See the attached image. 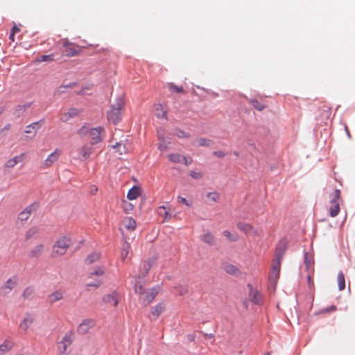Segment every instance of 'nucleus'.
<instances>
[{
	"label": "nucleus",
	"mask_w": 355,
	"mask_h": 355,
	"mask_svg": "<svg viewBox=\"0 0 355 355\" xmlns=\"http://www.w3.org/2000/svg\"><path fill=\"white\" fill-rule=\"evenodd\" d=\"M124 105L125 103L123 99L122 98H119L116 103L110 106V109L107 114V118L110 122L113 124H116L121 121Z\"/></svg>",
	"instance_id": "nucleus-1"
},
{
	"label": "nucleus",
	"mask_w": 355,
	"mask_h": 355,
	"mask_svg": "<svg viewBox=\"0 0 355 355\" xmlns=\"http://www.w3.org/2000/svg\"><path fill=\"white\" fill-rule=\"evenodd\" d=\"M71 245V239L69 236H63L58 239L53 246L52 256L58 257L64 255Z\"/></svg>",
	"instance_id": "nucleus-2"
},
{
	"label": "nucleus",
	"mask_w": 355,
	"mask_h": 355,
	"mask_svg": "<svg viewBox=\"0 0 355 355\" xmlns=\"http://www.w3.org/2000/svg\"><path fill=\"white\" fill-rule=\"evenodd\" d=\"M331 200L329 205V212L331 217L337 216L340 212V205L342 202L341 192L339 189H335L330 196Z\"/></svg>",
	"instance_id": "nucleus-3"
},
{
	"label": "nucleus",
	"mask_w": 355,
	"mask_h": 355,
	"mask_svg": "<svg viewBox=\"0 0 355 355\" xmlns=\"http://www.w3.org/2000/svg\"><path fill=\"white\" fill-rule=\"evenodd\" d=\"M135 291L136 293L141 295L143 303L146 306L149 304L159 293L160 291V287L156 286L150 288L148 291H144V288L141 285H136L135 286Z\"/></svg>",
	"instance_id": "nucleus-4"
},
{
	"label": "nucleus",
	"mask_w": 355,
	"mask_h": 355,
	"mask_svg": "<svg viewBox=\"0 0 355 355\" xmlns=\"http://www.w3.org/2000/svg\"><path fill=\"white\" fill-rule=\"evenodd\" d=\"M74 338L73 332H67L58 343V355H69L70 349H69L72 344Z\"/></svg>",
	"instance_id": "nucleus-5"
},
{
	"label": "nucleus",
	"mask_w": 355,
	"mask_h": 355,
	"mask_svg": "<svg viewBox=\"0 0 355 355\" xmlns=\"http://www.w3.org/2000/svg\"><path fill=\"white\" fill-rule=\"evenodd\" d=\"M286 250V245L284 242H280L276 249L275 259L272 265V270L280 272L281 262Z\"/></svg>",
	"instance_id": "nucleus-6"
},
{
	"label": "nucleus",
	"mask_w": 355,
	"mask_h": 355,
	"mask_svg": "<svg viewBox=\"0 0 355 355\" xmlns=\"http://www.w3.org/2000/svg\"><path fill=\"white\" fill-rule=\"evenodd\" d=\"M104 274V270L102 268H96L93 272L89 275V279H94V281H88L86 283L88 287L98 288L101 284V281L96 277H99Z\"/></svg>",
	"instance_id": "nucleus-7"
},
{
	"label": "nucleus",
	"mask_w": 355,
	"mask_h": 355,
	"mask_svg": "<svg viewBox=\"0 0 355 355\" xmlns=\"http://www.w3.org/2000/svg\"><path fill=\"white\" fill-rule=\"evenodd\" d=\"M96 322L93 319L87 318L84 319L78 325L77 331L78 334L85 335L88 333L89 329L95 326Z\"/></svg>",
	"instance_id": "nucleus-8"
},
{
	"label": "nucleus",
	"mask_w": 355,
	"mask_h": 355,
	"mask_svg": "<svg viewBox=\"0 0 355 355\" xmlns=\"http://www.w3.org/2000/svg\"><path fill=\"white\" fill-rule=\"evenodd\" d=\"M78 153L80 159L84 160L89 159L94 153L93 144H87L80 146L78 149Z\"/></svg>",
	"instance_id": "nucleus-9"
},
{
	"label": "nucleus",
	"mask_w": 355,
	"mask_h": 355,
	"mask_svg": "<svg viewBox=\"0 0 355 355\" xmlns=\"http://www.w3.org/2000/svg\"><path fill=\"white\" fill-rule=\"evenodd\" d=\"M248 287L250 288L248 295L250 300L255 304L261 305L263 303L261 294L250 284H248Z\"/></svg>",
	"instance_id": "nucleus-10"
},
{
	"label": "nucleus",
	"mask_w": 355,
	"mask_h": 355,
	"mask_svg": "<svg viewBox=\"0 0 355 355\" xmlns=\"http://www.w3.org/2000/svg\"><path fill=\"white\" fill-rule=\"evenodd\" d=\"M103 301L110 306L116 307L119 304V295L116 291H113L110 294L104 295L103 297Z\"/></svg>",
	"instance_id": "nucleus-11"
},
{
	"label": "nucleus",
	"mask_w": 355,
	"mask_h": 355,
	"mask_svg": "<svg viewBox=\"0 0 355 355\" xmlns=\"http://www.w3.org/2000/svg\"><path fill=\"white\" fill-rule=\"evenodd\" d=\"M40 128L41 124L40 122H35L31 125H27L24 130V132L28 135L26 137L29 139H33Z\"/></svg>",
	"instance_id": "nucleus-12"
},
{
	"label": "nucleus",
	"mask_w": 355,
	"mask_h": 355,
	"mask_svg": "<svg viewBox=\"0 0 355 355\" xmlns=\"http://www.w3.org/2000/svg\"><path fill=\"white\" fill-rule=\"evenodd\" d=\"M103 131V128L98 127L95 128H91L89 130V137L91 138L92 144H98V142L102 141V138L101 137V133Z\"/></svg>",
	"instance_id": "nucleus-13"
},
{
	"label": "nucleus",
	"mask_w": 355,
	"mask_h": 355,
	"mask_svg": "<svg viewBox=\"0 0 355 355\" xmlns=\"http://www.w3.org/2000/svg\"><path fill=\"white\" fill-rule=\"evenodd\" d=\"M61 155V151L58 149H55L52 153H51L48 157L44 160V165L48 168L52 166V164L56 162Z\"/></svg>",
	"instance_id": "nucleus-14"
},
{
	"label": "nucleus",
	"mask_w": 355,
	"mask_h": 355,
	"mask_svg": "<svg viewBox=\"0 0 355 355\" xmlns=\"http://www.w3.org/2000/svg\"><path fill=\"white\" fill-rule=\"evenodd\" d=\"M64 292L61 290H56L49 294L47 297V300L49 304H53L56 302L62 300L64 298Z\"/></svg>",
	"instance_id": "nucleus-15"
},
{
	"label": "nucleus",
	"mask_w": 355,
	"mask_h": 355,
	"mask_svg": "<svg viewBox=\"0 0 355 355\" xmlns=\"http://www.w3.org/2000/svg\"><path fill=\"white\" fill-rule=\"evenodd\" d=\"M78 114V110L76 108H71L68 111L62 113L60 116V119L62 122H67L70 119L77 116Z\"/></svg>",
	"instance_id": "nucleus-16"
},
{
	"label": "nucleus",
	"mask_w": 355,
	"mask_h": 355,
	"mask_svg": "<svg viewBox=\"0 0 355 355\" xmlns=\"http://www.w3.org/2000/svg\"><path fill=\"white\" fill-rule=\"evenodd\" d=\"M237 227L241 231L245 234H248L252 236L258 235L257 230L248 223H239L237 224Z\"/></svg>",
	"instance_id": "nucleus-17"
},
{
	"label": "nucleus",
	"mask_w": 355,
	"mask_h": 355,
	"mask_svg": "<svg viewBox=\"0 0 355 355\" xmlns=\"http://www.w3.org/2000/svg\"><path fill=\"white\" fill-rule=\"evenodd\" d=\"M40 204L37 202H34L29 206L26 207L24 210V220H27L32 214H34L38 209Z\"/></svg>",
	"instance_id": "nucleus-18"
},
{
	"label": "nucleus",
	"mask_w": 355,
	"mask_h": 355,
	"mask_svg": "<svg viewBox=\"0 0 355 355\" xmlns=\"http://www.w3.org/2000/svg\"><path fill=\"white\" fill-rule=\"evenodd\" d=\"M16 282L12 279H9L0 288V295H5L8 293L15 286Z\"/></svg>",
	"instance_id": "nucleus-19"
},
{
	"label": "nucleus",
	"mask_w": 355,
	"mask_h": 355,
	"mask_svg": "<svg viewBox=\"0 0 355 355\" xmlns=\"http://www.w3.org/2000/svg\"><path fill=\"white\" fill-rule=\"evenodd\" d=\"M123 226L128 231H134L137 227V223L135 220L131 217H125L122 220Z\"/></svg>",
	"instance_id": "nucleus-20"
},
{
	"label": "nucleus",
	"mask_w": 355,
	"mask_h": 355,
	"mask_svg": "<svg viewBox=\"0 0 355 355\" xmlns=\"http://www.w3.org/2000/svg\"><path fill=\"white\" fill-rule=\"evenodd\" d=\"M165 306L163 303H159L153 306L151 309L150 314L154 320L157 319L160 315L164 311Z\"/></svg>",
	"instance_id": "nucleus-21"
},
{
	"label": "nucleus",
	"mask_w": 355,
	"mask_h": 355,
	"mask_svg": "<svg viewBox=\"0 0 355 355\" xmlns=\"http://www.w3.org/2000/svg\"><path fill=\"white\" fill-rule=\"evenodd\" d=\"M44 249L43 244L37 245L33 249H32L28 254V256L31 258H36L40 257Z\"/></svg>",
	"instance_id": "nucleus-22"
},
{
	"label": "nucleus",
	"mask_w": 355,
	"mask_h": 355,
	"mask_svg": "<svg viewBox=\"0 0 355 355\" xmlns=\"http://www.w3.org/2000/svg\"><path fill=\"white\" fill-rule=\"evenodd\" d=\"M63 46L66 48L65 53L68 57H73L80 53V50L75 47L69 46L68 42H65Z\"/></svg>",
	"instance_id": "nucleus-23"
},
{
	"label": "nucleus",
	"mask_w": 355,
	"mask_h": 355,
	"mask_svg": "<svg viewBox=\"0 0 355 355\" xmlns=\"http://www.w3.org/2000/svg\"><path fill=\"white\" fill-rule=\"evenodd\" d=\"M155 114L157 116V117L158 118H162V119H166L167 117V112L166 110L164 109V107H163L162 105L161 104H158L155 106Z\"/></svg>",
	"instance_id": "nucleus-24"
},
{
	"label": "nucleus",
	"mask_w": 355,
	"mask_h": 355,
	"mask_svg": "<svg viewBox=\"0 0 355 355\" xmlns=\"http://www.w3.org/2000/svg\"><path fill=\"white\" fill-rule=\"evenodd\" d=\"M225 271L232 275L238 276L240 275L239 269L234 265L232 264H226L224 266Z\"/></svg>",
	"instance_id": "nucleus-25"
},
{
	"label": "nucleus",
	"mask_w": 355,
	"mask_h": 355,
	"mask_svg": "<svg viewBox=\"0 0 355 355\" xmlns=\"http://www.w3.org/2000/svg\"><path fill=\"white\" fill-rule=\"evenodd\" d=\"M140 194V189L137 187H133L131 188L127 194L128 199L132 200L138 198Z\"/></svg>",
	"instance_id": "nucleus-26"
},
{
	"label": "nucleus",
	"mask_w": 355,
	"mask_h": 355,
	"mask_svg": "<svg viewBox=\"0 0 355 355\" xmlns=\"http://www.w3.org/2000/svg\"><path fill=\"white\" fill-rule=\"evenodd\" d=\"M13 347V343L9 340H6L1 345H0V352L4 354L8 352Z\"/></svg>",
	"instance_id": "nucleus-27"
},
{
	"label": "nucleus",
	"mask_w": 355,
	"mask_h": 355,
	"mask_svg": "<svg viewBox=\"0 0 355 355\" xmlns=\"http://www.w3.org/2000/svg\"><path fill=\"white\" fill-rule=\"evenodd\" d=\"M250 104L257 110L263 111L266 108V105L261 103L258 100L252 98L249 100Z\"/></svg>",
	"instance_id": "nucleus-28"
},
{
	"label": "nucleus",
	"mask_w": 355,
	"mask_h": 355,
	"mask_svg": "<svg viewBox=\"0 0 355 355\" xmlns=\"http://www.w3.org/2000/svg\"><path fill=\"white\" fill-rule=\"evenodd\" d=\"M157 213L159 216L164 217V221L168 220L171 217V214L168 211H166L165 206L159 207L157 209Z\"/></svg>",
	"instance_id": "nucleus-29"
},
{
	"label": "nucleus",
	"mask_w": 355,
	"mask_h": 355,
	"mask_svg": "<svg viewBox=\"0 0 355 355\" xmlns=\"http://www.w3.org/2000/svg\"><path fill=\"white\" fill-rule=\"evenodd\" d=\"M22 160V154L19 156H15L14 158L7 161L6 166L8 168H12L15 166L17 163Z\"/></svg>",
	"instance_id": "nucleus-30"
},
{
	"label": "nucleus",
	"mask_w": 355,
	"mask_h": 355,
	"mask_svg": "<svg viewBox=\"0 0 355 355\" xmlns=\"http://www.w3.org/2000/svg\"><path fill=\"white\" fill-rule=\"evenodd\" d=\"M206 197L209 203H214L219 200L220 194L218 192H209L206 195Z\"/></svg>",
	"instance_id": "nucleus-31"
},
{
	"label": "nucleus",
	"mask_w": 355,
	"mask_h": 355,
	"mask_svg": "<svg viewBox=\"0 0 355 355\" xmlns=\"http://www.w3.org/2000/svg\"><path fill=\"white\" fill-rule=\"evenodd\" d=\"M153 261L151 260L146 261L142 263V277H144L150 270Z\"/></svg>",
	"instance_id": "nucleus-32"
},
{
	"label": "nucleus",
	"mask_w": 355,
	"mask_h": 355,
	"mask_svg": "<svg viewBox=\"0 0 355 355\" xmlns=\"http://www.w3.org/2000/svg\"><path fill=\"white\" fill-rule=\"evenodd\" d=\"M337 280H338L339 290L340 291L344 290L345 288V280L344 274L342 272H340L338 274Z\"/></svg>",
	"instance_id": "nucleus-33"
},
{
	"label": "nucleus",
	"mask_w": 355,
	"mask_h": 355,
	"mask_svg": "<svg viewBox=\"0 0 355 355\" xmlns=\"http://www.w3.org/2000/svg\"><path fill=\"white\" fill-rule=\"evenodd\" d=\"M100 259V254L97 252H93L90 254L85 259V262L87 264H91Z\"/></svg>",
	"instance_id": "nucleus-34"
},
{
	"label": "nucleus",
	"mask_w": 355,
	"mask_h": 355,
	"mask_svg": "<svg viewBox=\"0 0 355 355\" xmlns=\"http://www.w3.org/2000/svg\"><path fill=\"white\" fill-rule=\"evenodd\" d=\"M38 232V227H32L29 228L26 233V239H29L35 236Z\"/></svg>",
	"instance_id": "nucleus-35"
},
{
	"label": "nucleus",
	"mask_w": 355,
	"mask_h": 355,
	"mask_svg": "<svg viewBox=\"0 0 355 355\" xmlns=\"http://www.w3.org/2000/svg\"><path fill=\"white\" fill-rule=\"evenodd\" d=\"M122 207L125 213H129L134 209V205L126 200H122Z\"/></svg>",
	"instance_id": "nucleus-36"
},
{
	"label": "nucleus",
	"mask_w": 355,
	"mask_h": 355,
	"mask_svg": "<svg viewBox=\"0 0 355 355\" xmlns=\"http://www.w3.org/2000/svg\"><path fill=\"white\" fill-rule=\"evenodd\" d=\"M168 158L172 162L181 163L182 159V155L178 153L170 154L168 155Z\"/></svg>",
	"instance_id": "nucleus-37"
},
{
	"label": "nucleus",
	"mask_w": 355,
	"mask_h": 355,
	"mask_svg": "<svg viewBox=\"0 0 355 355\" xmlns=\"http://www.w3.org/2000/svg\"><path fill=\"white\" fill-rule=\"evenodd\" d=\"M168 89L171 92L184 93V90L182 87H178L174 83H168Z\"/></svg>",
	"instance_id": "nucleus-38"
},
{
	"label": "nucleus",
	"mask_w": 355,
	"mask_h": 355,
	"mask_svg": "<svg viewBox=\"0 0 355 355\" xmlns=\"http://www.w3.org/2000/svg\"><path fill=\"white\" fill-rule=\"evenodd\" d=\"M112 147L116 149L120 155H123L127 153L125 146L121 143H116L115 145H113Z\"/></svg>",
	"instance_id": "nucleus-39"
},
{
	"label": "nucleus",
	"mask_w": 355,
	"mask_h": 355,
	"mask_svg": "<svg viewBox=\"0 0 355 355\" xmlns=\"http://www.w3.org/2000/svg\"><path fill=\"white\" fill-rule=\"evenodd\" d=\"M129 249L130 245L128 243H125L123 245V248L121 249V257L122 260H124L128 257L129 253Z\"/></svg>",
	"instance_id": "nucleus-40"
},
{
	"label": "nucleus",
	"mask_w": 355,
	"mask_h": 355,
	"mask_svg": "<svg viewBox=\"0 0 355 355\" xmlns=\"http://www.w3.org/2000/svg\"><path fill=\"white\" fill-rule=\"evenodd\" d=\"M202 240L208 244H213L214 243V237L211 233H207L203 235Z\"/></svg>",
	"instance_id": "nucleus-41"
},
{
	"label": "nucleus",
	"mask_w": 355,
	"mask_h": 355,
	"mask_svg": "<svg viewBox=\"0 0 355 355\" xmlns=\"http://www.w3.org/2000/svg\"><path fill=\"white\" fill-rule=\"evenodd\" d=\"M175 292L180 295H182L187 292V288L183 285H178L174 287Z\"/></svg>",
	"instance_id": "nucleus-42"
},
{
	"label": "nucleus",
	"mask_w": 355,
	"mask_h": 355,
	"mask_svg": "<svg viewBox=\"0 0 355 355\" xmlns=\"http://www.w3.org/2000/svg\"><path fill=\"white\" fill-rule=\"evenodd\" d=\"M223 234L225 237L231 241H236L238 240V236L236 234H233L229 231H224Z\"/></svg>",
	"instance_id": "nucleus-43"
},
{
	"label": "nucleus",
	"mask_w": 355,
	"mask_h": 355,
	"mask_svg": "<svg viewBox=\"0 0 355 355\" xmlns=\"http://www.w3.org/2000/svg\"><path fill=\"white\" fill-rule=\"evenodd\" d=\"M173 135L179 138H188L189 137V134L185 132L183 130H181L180 129H177L175 130Z\"/></svg>",
	"instance_id": "nucleus-44"
},
{
	"label": "nucleus",
	"mask_w": 355,
	"mask_h": 355,
	"mask_svg": "<svg viewBox=\"0 0 355 355\" xmlns=\"http://www.w3.org/2000/svg\"><path fill=\"white\" fill-rule=\"evenodd\" d=\"M54 55H42L38 58V62H51L53 60Z\"/></svg>",
	"instance_id": "nucleus-45"
},
{
	"label": "nucleus",
	"mask_w": 355,
	"mask_h": 355,
	"mask_svg": "<svg viewBox=\"0 0 355 355\" xmlns=\"http://www.w3.org/2000/svg\"><path fill=\"white\" fill-rule=\"evenodd\" d=\"M34 321V316L28 314L26 318L24 319V326L28 327Z\"/></svg>",
	"instance_id": "nucleus-46"
},
{
	"label": "nucleus",
	"mask_w": 355,
	"mask_h": 355,
	"mask_svg": "<svg viewBox=\"0 0 355 355\" xmlns=\"http://www.w3.org/2000/svg\"><path fill=\"white\" fill-rule=\"evenodd\" d=\"M90 129L91 128H89V127L83 126L78 130L77 134L79 135L80 136H85L86 135H89Z\"/></svg>",
	"instance_id": "nucleus-47"
},
{
	"label": "nucleus",
	"mask_w": 355,
	"mask_h": 355,
	"mask_svg": "<svg viewBox=\"0 0 355 355\" xmlns=\"http://www.w3.org/2000/svg\"><path fill=\"white\" fill-rule=\"evenodd\" d=\"M200 146H209L211 144V141L205 138H200L198 140Z\"/></svg>",
	"instance_id": "nucleus-48"
},
{
	"label": "nucleus",
	"mask_w": 355,
	"mask_h": 355,
	"mask_svg": "<svg viewBox=\"0 0 355 355\" xmlns=\"http://www.w3.org/2000/svg\"><path fill=\"white\" fill-rule=\"evenodd\" d=\"M279 277V272L271 270L270 275H269V278L270 280H272L273 282H276L278 279Z\"/></svg>",
	"instance_id": "nucleus-49"
},
{
	"label": "nucleus",
	"mask_w": 355,
	"mask_h": 355,
	"mask_svg": "<svg viewBox=\"0 0 355 355\" xmlns=\"http://www.w3.org/2000/svg\"><path fill=\"white\" fill-rule=\"evenodd\" d=\"M34 293V288L29 286L24 291V297L31 296Z\"/></svg>",
	"instance_id": "nucleus-50"
},
{
	"label": "nucleus",
	"mask_w": 355,
	"mask_h": 355,
	"mask_svg": "<svg viewBox=\"0 0 355 355\" xmlns=\"http://www.w3.org/2000/svg\"><path fill=\"white\" fill-rule=\"evenodd\" d=\"M178 202L182 203V204H184L185 205L188 206V207H191V205H192V202L190 200H187L184 197H181V196H178Z\"/></svg>",
	"instance_id": "nucleus-51"
},
{
	"label": "nucleus",
	"mask_w": 355,
	"mask_h": 355,
	"mask_svg": "<svg viewBox=\"0 0 355 355\" xmlns=\"http://www.w3.org/2000/svg\"><path fill=\"white\" fill-rule=\"evenodd\" d=\"M190 176L193 179H200L202 177V174L200 172L191 171L189 173Z\"/></svg>",
	"instance_id": "nucleus-52"
},
{
	"label": "nucleus",
	"mask_w": 355,
	"mask_h": 355,
	"mask_svg": "<svg viewBox=\"0 0 355 355\" xmlns=\"http://www.w3.org/2000/svg\"><path fill=\"white\" fill-rule=\"evenodd\" d=\"M193 160L191 157H186L182 156V162H183L186 166L190 165L192 163Z\"/></svg>",
	"instance_id": "nucleus-53"
},
{
	"label": "nucleus",
	"mask_w": 355,
	"mask_h": 355,
	"mask_svg": "<svg viewBox=\"0 0 355 355\" xmlns=\"http://www.w3.org/2000/svg\"><path fill=\"white\" fill-rule=\"evenodd\" d=\"M158 148L161 150V151H165L167 150L168 148V146H167V144L163 141L162 142L159 143V146H158Z\"/></svg>",
	"instance_id": "nucleus-54"
},
{
	"label": "nucleus",
	"mask_w": 355,
	"mask_h": 355,
	"mask_svg": "<svg viewBox=\"0 0 355 355\" xmlns=\"http://www.w3.org/2000/svg\"><path fill=\"white\" fill-rule=\"evenodd\" d=\"M21 108H22V106L19 105L17 107V109L15 110V112H14V114L17 116V117H19L21 114Z\"/></svg>",
	"instance_id": "nucleus-55"
},
{
	"label": "nucleus",
	"mask_w": 355,
	"mask_h": 355,
	"mask_svg": "<svg viewBox=\"0 0 355 355\" xmlns=\"http://www.w3.org/2000/svg\"><path fill=\"white\" fill-rule=\"evenodd\" d=\"M214 155L218 157L223 158L225 157V153L221 150H218V151L214 152Z\"/></svg>",
	"instance_id": "nucleus-56"
},
{
	"label": "nucleus",
	"mask_w": 355,
	"mask_h": 355,
	"mask_svg": "<svg viewBox=\"0 0 355 355\" xmlns=\"http://www.w3.org/2000/svg\"><path fill=\"white\" fill-rule=\"evenodd\" d=\"M336 310V307L335 306H331L328 308H327L326 309H324L322 313H324V312H331V311H334Z\"/></svg>",
	"instance_id": "nucleus-57"
},
{
	"label": "nucleus",
	"mask_w": 355,
	"mask_h": 355,
	"mask_svg": "<svg viewBox=\"0 0 355 355\" xmlns=\"http://www.w3.org/2000/svg\"><path fill=\"white\" fill-rule=\"evenodd\" d=\"M19 31H20V28L15 25L12 27L10 33H14V34L15 35V33H19Z\"/></svg>",
	"instance_id": "nucleus-58"
},
{
	"label": "nucleus",
	"mask_w": 355,
	"mask_h": 355,
	"mask_svg": "<svg viewBox=\"0 0 355 355\" xmlns=\"http://www.w3.org/2000/svg\"><path fill=\"white\" fill-rule=\"evenodd\" d=\"M308 284H309V287H313V280L311 277V276L308 277Z\"/></svg>",
	"instance_id": "nucleus-59"
},
{
	"label": "nucleus",
	"mask_w": 355,
	"mask_h": 355,
	"mask_svg": "<svg viewBox=\"0 0 355 355\" xmlns=\"http://www.w3.org/2000/svg\"><path fill=\"white\" fill-rule=\"evenodd\" d=\"M9 40H11L12 42L15 41V34H14V33H10Z\"/></svg>",
	"instance_id": "nucleus-60"
},
{
	"label": "nucleus",
	"mask_w": 355,
	"mask_h": 355,
	"mask_svg": "<svg viewBox=\"0 0 355 355\" xmlns=\"http://www.w3.org/2000/svg\"><path fill=\"white\" fill-rule=\"evenodd\" d=\"M31 105V103H28L26 104H24V107H30Z\"/></svg>",
	"instance_id": "nucleus-61"
},
{
	"label": "nucleus",
	"mask_w": 355,
	"mask_h": 355,
	"mask_svg": "<svg viewBox=\"0 0 355 355\" xmlns=\"http://www.w3.org/2000/svg\"><path fill=\"white\" fill-rule=\"evenodd\" d=\"M22 215V212L19 213V216H18V220H22V218H21V216Z\"/></svg>",
	"instance_id": "nucleus-62"
},
{
	"label": "nucleus",
	"mask_w": 355,
	"mask_h": 355,
	"mask_svg": "<svg viewBox=\"0 0 355 355\" xmlns=\"http://www.w3.org/2000/svg\"><path fill=\"white\" fill-rule=\"evenodd\" d=\"M345 130H346V131H347V135L349 137H350V135H349V130H348V128H347V126L345 127Z\"/></svg>",
	"instance_id": "nucleus-63"
},
{
	"label": "nucleus",
	"mask_w": 355,
	"mask_h": 355,
	"mask_svg": "<svg viewBox=\"0 0 355 355\" xmlns=\"http://www.w3.org/2000/svg\"><path fill=\"white\" fill-rule=\"evenodd\" d=\"M263 355H270V352H266Z\"/></svg>",
	"instance_id": "nucleus-64"
}]
</instances>
